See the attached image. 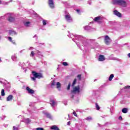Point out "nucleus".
<instances>
[{"mask_svg": "<svg viewBox=\"0 0 130 130\" xmlns=\"http://www.w3.org/2000/svg\"><path fill=\"white\" fill-rule=\"evenodd\" d=\"M69 35H67L69 38H72L73 41L76 43L78 48L81 50L87 51L88 49L95 48V39H87L86 38L80 35H74L70 34L68 31Z\"/></svg>", "mask_w": 130, "mask_h": 130, "instance_id": "nucleus-1", "label": "nucleus"}, {"mask_svg": "<svg viewBox=\"0 0 130 130\" xmlns=\"http://www.w3.org/2000/svg\"><path fill=\"white\" fill-rule=\"evenodd\" d=\"M112 3L113 5H117L123 8H126L127 7V3L124 0H113Z\"/></svg>", "mask_w": 130, "mask_h": 130, "instance_id": "nucleus-2", "label": "nucleus"}, {"mask_svg": "<svg viewBox=\"0 0 130 130\" xmlns=\"http://www.w3.org/2000/svg\"><path fill=\"white\" fill-rule=\"evenodd\" d=\"M5 17L8 19V21H9L10 23H13L15 22V15L13 13H7L5 15V16H2L0 17V20L2 19H5Z\"/></svg>", "mask_w": 130, "mask_h": 130, "instance_id": "nucleus-3", "label": "nucleus"}, {"mask_svg": "<svg viewBox=\"0 0 130 130\" xmlns=\"http://www.w3.org/2000/svg\"><path fill=\"white\" fill-rule=\"evenodd\" d=\"M32 76L34 77H31V80H32V81H36V78L41 79V78H42V74H41V73H38L35 71H32Z\"/></svg>", "mask_w": 130, "mask_h": 130, "instance_id": "nucleus-4", "label": "nucleus"}, {"mask_svg": "<svg viewBox=\"0 0 130 130\" xmlns=\"http://www.w3.org/2000/svg\"><path fill=\"white\" fill-rule=\"evenodd\" d=\"M64 18L66 21L68 23H72V22H73V18L71 16V14L67 12H65Z\"/></svg>", "mask_w": 130, "mask_h": 130, "instance_id": "nucleus-5", "label": "nucleus"}, {"mask_svg": "<svg viewBox=\"0 0 130 130\" xmlns=\"http://www.w3.org/2000/svg\"><path fill=\"white\" fill-rule=\"evenodd\" d=\"M29 64H30V63L28 62H27L26 63H22L19 64V66L21 67V69L22 70H24V72L26 73L27 72V68L29 67Z\"/></svg>", "mask_w": 130, "mask_h": 130, "instance_id": "nucleus-6", "label": "nucleus"}, {"mask_svg": "<svg viewBox=\"0 0 130 130\" xmlns=\"http://www.w3.org/2000/svg\"><path fill=\"white\" fill-rule=\"evenodd\" d=\"M81 92L80 89V86H76L73 88V90L71 91L72 94H79Z\"/></svg>", "mask_w": 130, "mask_h": 130, "instance_id": "nucleus-7", "label": "nucleus"}, {"mask_svg": "<svg viewBox=\"0 0 130 130\" xmlns=\"http://www.w3.org/2000/svg\"><path fill=\"white\" fill-rule=\"evenodd\" d=\"M104 19V17L103 16H98L94 19V22H97L98 23H99V24H101L102 22H103V19Z\"/></svg>", "mask_w": 130, "mask_h": 130, "instance_id": "nucleus-8", "label": "nucleus"}, {"mask_svg": "<svg viewBox=\"0 0 130 130\" xmlns=\"http://www.w3.org/2000/svg\"><path fill=\"white\" fill-rule=\"evenodd\" d=\"M105 42L107 45H109V44H110V42H111V40L108 36H106L105 37Z\"/></svg>", "mask_w": 130, "mask_h": 130, "instance_id": "nucleus-9", "label": "nucleus"}, {"mask_svg": "<svg viewBox=\"0 0 130 130\" xmlns=\"http://www.w3.org/2000/svg\"><path fill=\"white\" fill-rule=\"evenodd\" d=\"M21 117H22V121H23V122H25V123H29V122H31V120H30V119L29 118H25V117H24V116H20Z\"/></svg>", "mask_w": 130, "mask_h": 130, "instance_id": "nucleus-10", "label": "nucleus"}, {"mask_svg": "<svg viewBox=\"0 0 130 130\" xmlns=\"http://www.w3.org/2000/svg\"><path fill=\"white\" fill-rule=\"evenodd\" d=\"M48 5L51 9H54V3L53 2V0H49Z\"/></svg>", "mask_w": 130, "mask_h": 130, "instance_id": "nucleus-11", "label": "nucleus"}, {"mask_svg": "<svg viewBox=\"0 0 130 130\" xmlns=\"http://www.w3.org/2000/svg\"><path fill=\"white\" fill-rule=\"evenodd\" d=\"M43 113L46 116V117H47L48 118H49V119H53L52 116H51V115L49 113L47 112L43 111Z\"/></svg>", "mask_w": 130, "mask_h": 130, "instance_id": "nucleus-12", "label": "nucleus"}, {"mask_svg": "<svg viewBox=\"0 0 130 130\" xmlns=\"http://www.w3.org/2000/svg\"><path fill=\"white\" fill-rule=\"evenodd\" d=\"M50 104L51 105L52 107H54L55 105L57 104L56 102H55L54 100H50Z\"/></svg>", "mask_w": 130, "mask_h": 130, "instance_id": "nucleus-13", "label": "nucleus"}, {"mask_svg": "<svg viewBox=\"0 0 130 130\" xmlns=\"http://www.w3.org/2000/svg\"><path fill=\"white\" fill-rule=\"evenodd\" d=\"M23 24L25 27H31V22L26 21L23 22Z\"/></svg>", "mask_w": 130, "mask_h": 130, "instance_id": "nucleus-14", "label": "nucleus"}, {"mask_svg": "<svg viewBox=\"0 0 130 130\" xmlns=\"http://www.w3.org/2000/svg\"><path fill=\"white\" fill-rule=\"evenodd\" d=\"M13 99H14V96H13V95L12 94H10L7 98L6 101L7 102L12 101Z\"/></svg>", "mask_w": 130, "mask_h": 130, "instance_id": "nucleus-15", "label": "nucleus"}, {"mask_svg": "<svg viewBox=\"0 0 130 130\" xmlns=\"http://www.w3.org/2000/svg\"><path fill=\"white\" fill-rule=\"evenodd\" d=\"M62 3H63V5H64L65 7L66 8H68V9H70V8H72V6L70 5L69 2H63Z\"/></svg>", "mask_w": 130, "mask_h": 130, "instance_id": "nucleus-16", "label": "nucleus"}, {"mask_svg": "<svg viewBox=\"0 0 130 130\" xmlns=\"http://www.w3.org/2000/svg\"><path fill=\"white\" fill-rule=\"evenodd\" d=\"M104 60H105V57H104V55H100L99 57V61H104Z\"/></svg>", "mask_w": 130, "mask_h": 130, "instance_id": "nucleus-17", "label": "nucleus"}, {"mask_svg": "<svg viewBox=\"0 0 130 130\" xmlns=\"http://www.w3.org/2000/svg\"><path fill=\"white\" fill-rule=\"evenodd\" d=\"M26 90L29 94H34V90L31 89L29 87H26Z\"/></svg>", "mask_w": 130, "mask_h": 130, "instance_id": "nucleus-18", "label": "nucleus"}, {"mask_svg": "<svg viewBox=\"0 0 130 130\" xmlns=\"http://www.w3.org/2000/svg\"><path fill=\"white\" fill-rule=\"evenodd\" d=\"M123 90L125 92H129V91H130V86L127 85L126 86L124 87Z\"/></svg>", "mask_w": 130, "mask_h": 130, "instance_id": "nucleus-19", "label": "nucleus"}, {"mask_svg": "<svg viewBox=\"0 0 130 130\" xmlns=\"http://www.w3.org/2000/svg\"><path fill=\"white\" fill-rule=\"evenodd\" d=\"M114 14L117 17H119V18L121 17V14H120V13L117 11V10L114 11Z\"/></svg>", "mask_w": 130, "mask_h": 130, "instance_id": "nucleus-20", "label": "nucleus"}, {"mask_svg": "<svg viewBox=\"0 0 130 130\" xmlns=\"http://www.w3.org/2000/svg\"><path fill=\"white\" fill-rule=\"evenodd\" d=\"M114 14L117 17H119V18L121 17V14H120V13L117 11V10L114 11Z\"/></svg>", "mask_w": 130, "mask_h": 130, "instance_id": "nucleus-21", "label": "nucleus"}, {"mask_svg": "<svg viewBox=\"0 0 130 130\" xmlns=\"http://www.w3.org/2000/svg\"><path fill=\"white\" fill-rule=\"evenodd\" d=\"M84 29L86 30V31H92L93 30V28H91V26L87 25L84 27Z\"/></svg>", "mask_w": 130, "mask_h": 130, "instance_id": "nucleus-22", "label": "nucleus"}, {"mask_svg": "<svg viewBox=\"0 0 130 130\" xmlns=\"http://www.w3.org/2000/svg\"><path fill=\"white\" fill-rule=\"evenodd\" d=\"M11 58L13 61H17L18 60L17 58V55L16 54H14L12 56Z\"/></svg>", "mask_w": 130, "mask_h": 130, "instance_id": "nucleus-23", "label": "nucleus"}, {"mask_svg": "<svg viewBox=\"0 0 130 130\" xmlns=\"http://www.w3.org/2000/svg\"><path fill=\"white\" fill-rule=\"evenodd\" d=\"M51 129H52V130H60V129H59V128L58 127H57V126H56V125H52L51 127Z\"/></svg>", "mask_w": 130, "mask_h": 130, "instance_id": "nucleus-24", "label": "nucleus"}, {"mask_svg": "<svg viewBox=\"0 0 130 130\" xmlns=\"http://www.w3.org/2000/svg\"><path fill=\"white\" fill-rule=\"evenodd\" d=\"M9 34H10V35H17V32L14 30H9Z\"/></svg>", "mask_w": 130, "mask_h": 130, "instance_id": "nucleus-25", "label": "nucleus"}, {"mask_svg": "<svg viewBox=\"0 0 130 130\" xmlns=\"http://www.w3.org/2000/svg\"><path fill=\"white\" fill-rule=\"evenodd\" d=\"M42 23L43 26H46V25H47V23H48V21L45 19H43Z\"/></svg>", "mask_w": 130, "mask_h": 130, "instance_id": "nucleus-26", "label": "nucleus"}, {"mask_svg": "<svg viewBox=\"0 0 130 130\" xmlns=\"http://www.w3.org/2000/svg\"><path fill=\"white\" fill-rule=\"evenodd\" d=\"M127 111H128V109L126 108H124L122 109V112L123 113H127Z\"/></svg>", "mask_w": 130, "mask_h": 130, "instance_id": "nucleus-27", "label": "nucleus"}, {"mask_svg": "<svg viewBox=\"0 0 130 130\" xmlns=\"http://www.w3.org/2000/svg\"><path fill=\"white\" fill-rule=\"evenodd\" d=\"M61 86V85L60 84V83H59V82H57V83H56L57 89H58V90H60Z\"/></svg>", "mask_w": 130, "mask_h": 130, "instance_id": "nucleus-28", "label": "nucleus"}, {"mask_svg": "<svg viewBox=\"0 0 130 130\" xmlns=\"http://www.w3.org/2000/svg\"><path fill=\"white\" fill-rule=\"evenodd\" d=\"M114 78V75L113 74H111L109 77V81H112V79Z\"/></svg>", "mask_w": 130, "mask_h": 130, "instance_id": "nucleus-29", "label": "nucleus"}, {"mask_svg": "<svg viewBox=\"0 0 130 130\" xmlns=\"http://www.w3.org/2000/svg\"><path fill=\"white\" fill-rule=\"evenodd\" d=\"M85 120H87V121H91L93 118L91 116L87 117L85 118Z\"/></svg>", "mask_w": 130, "mask_h": 130, "instance_id": "nucleus-30", "label": "nucleus"}, {"mask_svg": "<svg viewBox=\"0 0 130 130\" xmlns=\"http://www.w3.org/2000/svg\"><path fill=\"white\" fill-rule=\"evenodd\" d=\"M1 95L2 96H5V95H6V93H5V89H2Z\"/></svg>", "mask_w": 130, "mask_h": 130, "instance_id": "nucleus-31", "label": "nucleus"}, {"mask_svg": "<svg viewBox=\"0 0 130 130\" xmlns=\"http://www.w3.org/2000/svg\"><path fill=\"white\" fill-rule=\"evenodd\" d=\"M38 54L39 55V57H42L43 56V55H42V54H41V52L38 51Z\"/></svg>", "mask_w": 130, "mask_h": 130, "instance_id": "nucleus-32", "label": "nucleus"}, {"mask_svg": "<svg viewBox=\"0 0 130 130\" xmlns=\"http://www.w3.org/2000/svg\"><path fill=\"white\" fill-rule=\"evenodd\" d=\"M95 107H96V110H100V107H99V105H98V104L97 103L95 104Z\"/></svg>", "mask_w": 130, "mask_h": 130, "instance_id": "nucleus-33", "label": "nucleus"}, {"mask_svg": "<svg viewBox=\"0 0 130 130\" xmlns=\"http://www.w3.org/2000/svg\"><path fill=\"white\" fill-rule=\"evenodd\" d=\"M8 39H9V41H10L11 42H12V43H13V44H15V42H14L13 41H12V37H8Z\"/></svg>", "mask_w": 130, "mask_h": 130, "instance_id": "nucleus-34", "label": "nucleus"}, {"mask_svg": "<svg viewBox=\"0 0 130 130\" xmlns=\"http://www.w3.org/2000/svg\"><path fill=\"white\" fill-rule=\"evenodd\" d=\"M34 55H35V53H34V51H32L30 54V56L31 57H33V56H34Z\"/></svg>", "mask_w": 130, "mask_h": 130, "instance_id": "nucleus-35", "label": "nucleus"}, {"mask_svg": "<svg viewBox=\"0 0 130 130\" xmlns=\"http://www.w3.org/2000/svg\"><path fill=\"white\" fill-rule=\"evenodd\" d=\"M76 83H77V79H75L73 82V84H72V87H74V86H75V85H76Z\"/></svg>", "mask_w": 130, "mask_h": 130, "instance_id": "nucleus-36", "label": "nucleus"}, {"mask_svg": "<svg viewBox=\"0 0 130 130\" xmlns=\"http://www.w3.org/2000/svg\"><path fill=\"white\" fill-rule=\"evenodd\" d=\"M62 64H63V66H64V67H67V66H69V64H68V62H62Z\"/></svg>", "mask_w": 130, "mask_h": 130, "instance_id": "nucleus-37", "label": "nucleus"}, {"mask_svg": "<svg viewBox=\"0 0 130 130\" xmlns=\"http://www.w3.org/2000/svg\"><path fill=\"white\" fill-rule=\"evenodd\" d=\"M77 78L79 79V80H81L82 79V75L81 74L78 75L77 76Z\"/></svg>", "mask_w": 130, "mask_h": 130, "instance_id": "nucleus-38", "label": "nucleus"}, {"mask_svg": "<svg viewBox=\"0 0 130 130\" xmlns=\"http://www.w3.org/2000/svg\"><path fill=\"white\" fill-rule=\"evenodd\" d=\"M70 89H71V83L70 82L69 83V85L67 87V90H70Z\"/></svg>", "mask_w": 130, "mask_h": 130, "instance_id": "nucleus-39", "label": "nucleus"}, {"mask_svg": "<svg viewBox=\"0 0 130 130\" xmlns=\"http://www.w3.org/2000/svg\"><path fill=\"white\" fill-rule=\"evenodd\" d=\"M19 129V126L16 127L15 126H13V130H18Z\"/></svg>", "mask_w": 130, "mask_h": 130, "instance_id": "nucleus-40", "label": "nucleus"}, {"mask_svg": "<svg viewBox=\"0 0 130 130\" xmlns=\"http://www.w3.org/2000/svg\"><path fill=\"white\" fill-rule=\"evenodd\" d=\"M55 85V81L53 80L51 83V86H54Z\"/></svg>", "mask_w": 130, "mask_h": 130, "instance_id": "nucleus-41", "label": "nucleus"}, {"mask_svg": "<svg viewBox=\"0 0 130 130\" xmlns=\"http://www.w3.org/2000/svg\"><path fill=\"white\" fill-rule=\"evenodd\" d=\"M1 119L2 120H5V118H6V116H2L1 117H0Z\"/></svg>", "mask_w": 130, "mask_h": 130, "instance_id": "nucleus-42", "label": "nucleus"}, {"mask_svg": "<svg viewBox=\"0 0 130 130\" xmlns=\"http://www.w3.org/2000/svg\"><path fill=\"white\" fill-rule=\"evenodd\" d=\"M76 12L78 14H79L80 15V14H81V10H80V9H77L76 10Z\"/></svg>", "mask_w": 130, "mask_h": 130, "instance_id": "nucleus-43", "label": "nucleus"}, {"mask_svg": "<svg viewBox=\"0 0 130 130\" xmlns=\"http://www.w3.org/2000/svg\"><path fill=\"white\" fill-rule=\"evenodd\" d=\"M73 114L75 116H76V117H78V115L77 114V113H76V112L74 111Z\"/></svg>", "mask_w": 130, "mask_h": 130, "instance_id": "nucleus-44", "label": "nucleus"}, {"mask_svg": "<svg viewBox=\"0 0 130 130\" xmlns=\"http://www.w3.org/2000/svg\"><path fill=\"white\" fill-rule=\"evenodd\" d=\"M36 129V130H44V129H43V128H41V127H38Z\"/></svg>", "mask_w": 130, "mask_h": 130, "instance_id": "nucleus-45", "label": "nucleus"}, {"mask_svg": "<svg viewBox=\"0 0 130 130\" xmlns=\"http://www.w3.org/2000/svg\"><path fill=\"white\" fill-rule=\"evenodd\" d=\"M88 5H92V1L91 0H89L88 1Z\"/></svg>", "mask_w": 130, "mask_h": 130, "instance_id": "nucleus-46", "label": "nucleus"}, {"mask_svg": "<svg viewBox=\"0 0 130 130\" xmlns=\"http://www.w3.org/2000/svg\"><path fill=\"white\" fill-rule=\"evenodd\" d=\"M27 111L29 112V114H32V111L30 110H27Z\"/></svg>", "mask_w": 130, "mask_h": 130, "instance_id": "nucleus-47", "label": "nucleus"}, {"mask_svg": "<svg viewBox=\"0 0 130 130\" xmlns=\"http://www.w3.org/2000/svg\"><path fill=\"white\" fill-rule=\"evenodd\" d=\"M118 119H119L120 120H121L122 119V117H121V116H120L118 118Z\"/></svg>", "mask_w": 130, "mask_h": 130, "instance_id": "nucleus-48", "label": "nucleus"}, {"mask_svg": "<svg viewBox=\"0 0 130 130\" xmlns=\"http://www.w3.org/2000/svg\"><path fill=\"white\" fill-rule=\"evenodd\" d=\"M29 106H33V103H29Z\"/></svg>", "mask_w": 130, "mask_h": 130, "instance_id": "nucleus-49", "label": "nucleus"}, {"mask_svg": "<svg viewBox=\"0 0 130 130\" xmlns=\"http://www.w3.org/2000/svg\"><path fill=\"white\" fill-rule=\"evenodd\" d=\"M71 125V121H69L67 122V125Z\"/></svg>", "mask_w": 130, "mask_h": 130, "instance_id": "nucleus-50", "label": "nucleus"}, {"mask_svg": "<svg viewBox=\"0 0 130 130\" xmlns=\"http://www.w3.org/2000/svg\"><path fill=\"white\" fill-rule=\"evenodd\" d=\"M4 126H5V127H8V124H4Z\"/></svg>", "mask_w": 130, "mask_h": 130, "instance_id": "nucleus-51", "label": "nucleus"}, {"mask_svg": "<svg viewBox=\"0 0 130 130\" xmlns=\"http://www.w3.org/2000/svg\"><path fill=\"white\" fill-rule=\"evenodd\" d=\"M70 130H76V129H75V127L70 128Z\"/></svg>", "mask_w": 130, "mask_h": 130, "instance_id": "nucleus-52", "label": "nucleus"}, {"mask_svg": "<svg viewBox=\"0 0 130 130\" xmlns=\"http://www.w3.org/2000/svg\"><path fill=\"white\" fill-rule=\"evenodd\" d=\"M28 49L29 50H32V49H33V48L32 47H30Z\"/></svg>", "mask_w": 130, "mask_h": 130, "instance_id": "nucleus-53", "label": "nucleus"}, {"mask_svg": "<svg viewBox=\"0 0 130 130\" xmlns=\"http://www.w3.org/2000/svg\"><path fill=\"white\" fill-rule=\"evenodd\" d=\"M128 57H130V53L127 54Z\"/></svg>", "mask_w": 130, "mask_h": 130, "instance_id": "nucleus-54", "label": "nucleus"}, {"mask_svg": "<svg viewBox=\"0 0 130 130\" xmlns=\"http://www.w3.org/2000/svg\"><path fill=\"white\" fill-rule=\"evenodd\" d=\"M40 45H44V43H40Z\"/></svg>", "mask_w": 130, "mask_h": 130, "instance_id": "nucleus-55", "label": "nucleus"}, {"mask_svg": "<svg viewBox=\"0 0 130 130\" xmlns=\"http://www.w3.org/2000/svg\"><path fill=\"white\" fill-rule=\"evenodd\" d=\"M113 59H114V60H116L117 59V58H113Z\"/></svg>", "mask_w": 130, "mask_h": 130, "instance_id": "nucleus-56", "label": "nucleus"}, {"mask_svg": "<svg viewBox=\"0 0 130 130\" xmlns=\"http://www.w3.org/2000/svg\"><path fill=\"white\" fill-rule=\"evenodd\" d=\"M74 97H75V96L74 95H72V96H71V98H74Z\"/></svg>", "mask_w": 130, "mask_h": 130, "instance_id": "nucleus-57", "label": "nucleus"}, {"mask_svg": "<svg viewBox=\"0 0 130 130\" xmlns=\"http://www.w3.org/2000/svg\"><path fill=\"white\" fill-rule=\"evenodd\" d=\"M98 125H99V126H101V125L99 123H98Z\"/></svg>", "mask_w": 130, "mask_h": 130, "instance_id": "nucleus-58", "label": "nucleus"}, {"mask_svg": "<svg viewBox=\"0 0 130 130\" xmlns=\"http://www.w3.org/2000/svg\"><path fill=\"white\" fill-rule=\"evenodd\" d=\"M121 104H124V103L123 102H122V103H121Z\"/></svg>", "mask_w": 130, "mask_h": 130, "instance_id": "nucleus-59", "label": "nucleus"}, {"mask_svg": "<svg viewBox=\"0 0 130 130\" xmlns=\"http://www.w3.org/2000/svg\"><path fill=\"white\" fill-rule=\"evenodd\" d=\"M2 59L0 58V62H2Z\"/></svg>", "mask_w": 130, "mask_h": 130, "instance_id": "nucleus-60", "label": "nucleus"}, {"mask_svg": "<svg viewBox=\"0 0 130 130\" xmlns=\"http://www.w3.org/2000/svg\"><path fill=\"white\" fill-rule=\"evenodd\" d=\"M0 83H1V84H3V81H0Z\"/></svg>", "mask_w": 130, "mask_h": 130, "instance_id": "nucleus-61", "label": "nucleus"}, {"mask_svg": "<svg viewBox=\"0 0 130 130\" xmlns=\"http://www.w3.org/2000/svg\"><path fill=\"white\" fill-rule=\"evenodd\" d=\"M35 37H36V35H35L34 36V38H35Z\"/></svg>", "mask_w": 130, "mask_h": 130, "instance_id": "nucleus-62", "label": "nucleus"}, {"mask_svg": "<svg viewBox=\"0 0 130 130\" xmlns=\"http://www.w3.org/2000/svg\"><path fill=\"white\" fill-rule=\"evenodd\" d=\"M10 85H8L7 88H10Z\"/></svg>", "mask_w": 130, "mask_h": 130, "instance_id": "nucleus-63", "label": "nucleus"}, {"mask_svg": "<svg viewBox=\"0 0 130 130\" xmlns=\"http://www.w3.org/2000/svg\"><path fill=\"white\" fill-rule=\"evenodd\" d=\"M125 124H127V122H125Z\"/></svg>", "mask_w": 130, "mask_h": 130, "instance_id": "nucleus-64", "label": "nucleus"}]
</instances>
